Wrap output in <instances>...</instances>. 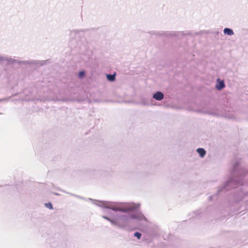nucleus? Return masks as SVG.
<instances>
[{
    "instance_id": "10",
    "label": "nucleus",
    "mask_w": 248,
    "mask_h": 248,
    "mask_svg": "<svg viewBox=\"0 0 248 248\" xmlns=\"http://www.w3.org/2000/svg\"><path fill=\"white\" fill-rule=\"evenodd\" d=\"M134 236L138 239H140L141 236V234L139 232H136L134 233Z\"/></svg>"
},
{
    "instance_id": "8",
    "label": "nucleus",
    "mask_w": 248,
    "mask_h": 248,
    "mask_svg": "<svg viewBox=\"0 0 248 248\" xmlns=\"http://www.w3.org/2000/svg\"><path fill=\"white\" fill-rule=\"evenodd\" d=\"M197 152L201 157H203L206 153L205 151L203 148H198L197 149Z\"/></svg>"
},
{
    "instance_id": "13",
    "label": "nucleus",
    "mask_w": 248,
    "mask_h": 248,
    "mask_svg": "<svg viewBox=\"0 0 248 248\" xmlns=\"http://www.w3.org/2000/svg\"><path fill=\"white\" fill-rule=\"evenodd\" d=\"M214 196H215L214 195L210 196V197H209L210 200H211L212 199H213L214 198Z\"/></svg>"
},
{
    "instance_id": "2",
    "label": "nucleus",
    "mask_w": 248,
    "mask_h": 248,
    "mask_svg": "<svg viewBox=\"0 0 248 248\" xmlns=\"http://www.w3.org/2000/svg\"><path fill=\"white\" fill-rule=\"evenodd\" d=\"M130 217L133 219H136L139 220H144L146 222L148 221L147 219L141 213L131 214L130 215Z\"/></svg>"
},
{
    "instance_id": "4",
    "label": "nucleus",
    "mask_w": 248,
    "mask_h": 248,
    "mask_svg": "<svg viewBox=\"0 0 248 248\" xmlns=\"http://www.w3.org/2000/svg\"><path fill=\"white\" fill-rule=\"evenodd\" d=\"M103 218L107 219L111 223V224L114 226L117 227H122V225L119 223V219H116L115 218L114 219H111L110 218L106 217V216H102Z\"/></svg>"
},
{
    "instance_id": "12",
    "label": "nucleus",
    "mask_w": 248,
    "mask_h": 248,
    "mask_svg": "<svg viewBox=\"0 0 248 248\" xmlns=\"http://www.w3.org/2000/svg\"><path fill=\"white\" fill-rule=\"evenodd\" d=\"M85 73L84 71H81L79 73V77L82 78L84 76Z\"/></svg>"
},
{
    "instance_id": "15",
    "label": "nucleus",
    "mask_w": 248,
    "mask_h": 248,
    "mask_svg": "<svg viewBox=\"0 0 248 248\" xmlns=\"http://www.w3.org/2000/svg\"><path fill=\"white\" fill-rule=\"evenodd\" d=\"M89 200L91 201H93L92 199H89Z\"/></svg>"
},
{
    "instance_id": "6",
    "label": "nucleus",
    "mask_w": 248,
    "mask_h": 248,
    "mask_svg": "<svg viewBox=\"0 0 248 248\" xmlns=\"http://www.w3.org/2000/svg\"><path fill=\"white\" fill-rule=\"evenodd\" d=\"M216 88L218 90H221L225 87V84L223 80H220L219 78L217 80V84H216Z\"/></svg>"
},
{
    "instance_id": "11",
    "label": "nucleus",
    "mask_w": 248,
    "mask_h": 248,
    "mask_svg": "<svg viewBox=\"0 0 248 248\" xmlns=\"http://www.w3.org/2000/svg\"><path fill=\"white\" fill-rule=\"evenodd\" d=\"M45 205L46 207H47V208H49L50 209H53L52 204L50 202L45 203Z\"/></svg>"
},
{
    "instance_id": "14",
    "label": "nucleus",
    "mask_w": 248,
    "mask_h": 248,
    "mask_svg": "<svg viewBox=\"0 0 248 248\" xmlns=\"http://www.w3.org/2000/svg\"><path fill=\"white\" fill-rule=\"evenodd\" d=\"M54 194L56 195H61L60 193H54Z\"/></svg>"
},
{
    "instance_id": "5",
    "label": "nucleus",
    "mask_w": 248,
    "mask_h": 248,
    "mask_svg": "<svg viewBox=\"0 0 248 248\" xmlns=\"http://www.w3.org/2000/svg\"><path fill=\"white\" fill-rule=\"evenodd\" d=\"M153 98L157 100H161L164 98V94L160 92H157L154 94Z\"/></svg>"
},
{
    "instance_id": "3",
    "label": "nucleus",
    "mask_w": 248,
    "mask_h": 248,
    "mask_svg": "<svg viewBox=\"0 0 248 248\" xmlns=\"http://www.w3.org/2000/svg\"><path fill=\"white\" fill-rule=\"evenodd\" d=\"M116 219H119V223L122 225V227H119V228H124L125 226V223L127 222L129 219V217L127 216H121L115 217Z\"/></svg>"
},
{
    "instance_id": "1",
    "label": "nucleus",
    "mask_w": 248,
    "mask_h": 248,
    "mask_svg": "<svg viewBox=\"0 0 248 248\" xmlns=\"http://www.w3.org/2000/svg\"><path fill=\"white\" fill-rule=\"evenodd\" d=\"M99 202L101 203V204H96L99 206L104 207L106 208L110 209L115 211H121V212H126L134 210L137 208H138L140 206V204H135L133 203L132 204L130 205L127 207L117 208V207L111 206L110 205V203L108 202Z\"/></svg>"
},
{
    "instance_id": "9",
    "label": "nucleus",
    "mask_w": 248,
    "mask_h": 248,
    "mask_svg": "<svg viewBox=\"0 0 248 248\" xmlns=\"http://www.w3.org/2000/svg\"><path fill=\"white\" fill-rule=\"evenodd\" d=\"M115 76H116L115 74H113V75H107V79L109 81H113L115 80Z\"/></svg>"
},
{
    "instance_id": "7",
    "label": "nucleus",
    "mask_w": 248,
    "mask_h": 248,
    "mask_svg": "<svg viewBox=\"0 0 248 248\" xmlns=\"http://www.w3.org/2000/svg\"><path fill=\"white\" fill-rule=\"evenodd\" d=\"M224 33L229 35H232L233 34L232 30L229 28H225L224 30Z\"/></svg>"
}]
</instances>
